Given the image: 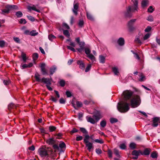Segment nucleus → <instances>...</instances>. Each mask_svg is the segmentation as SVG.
Listing matches in <instances>:
<instances>
[{
  "label": "nucleus",
  "instance_id": "nucleus-54",
  "mask_svg": "<svg viewBox=\"0 0 160 160\" xmlns=\"http://www.w3.org/2000/svg\"><path fill=\"white\" fill-rule=\"evenodd\" d=\"M76 105H77V107H80L82 106V102L79 101H77L76 102Z\"/></svg>",
  "mask_w": 160,
  "mask_h": 160
},
{
  "label": "nucleus",
  "instance_id": "nucleus-29",
  "mask_svg": "<svg viewBox=\"0 0 160 160\" xmlns=\"http://www.w3.org/2000/svg\"><path fill=\"white\" fill-rule=\"evenodd\" d=\"M32 58L33 60H36L38 58V54L36 53H34L32 55Z\"/></svg>",
  "mask_w": 160,
  "mask_h": 160
},
{
  "label": "nucleus",
  "instance_id": "nucleus-58",
  "mask_svg": "<svg viewBox=\"0 0 160 160\" xmlns=\"http://www.w3.org/2000/svg\"><path fill=\"white\" fill-rule=\"evenodd\" d=\"M150 34L148 33H147L143 37V39L144 40H146L148 38L150 37Z\"/></svg>",
  "mask_w": 160,
  "mask_h": 160
},
{
  "label": "nucleus",
  "instance_id": "nucleus-18",
  "mask_svg": "<svg viewBox=\"0 0 160 160\" xmlns=\"http://www.w3.org/2000/svg\"><path fill=\"white\" fill-rule=\"evenodd\" d=\"M140 151H141L140 150L138 151H136V150H134L132 152V155L138 157L139 155V153H140Z\"/></svg>",
  "mask_w": 160,
  "mask_h": 160
},
{
  "label": "nucleus",
  "instance_id": "nucleus-15",
  "mask_svg": "<svg viewBox=\"0 0 160 160\" xmlns=\"http://www.w3.org/2000/svg\"><path fill=\"white\" fill-rule=\"evenodd\" d=\"M87 119L88 122H90L91 123L93 124L95 123V122L93 118L88 116L87 117Z\"/></svg>",
  "mask_w": 160,
  "mask_h": 160
},
{
  "label": "nucleus",
  "instance_id": "nucleus-9",
  "mask_svg": "<svg viewBox=\"0 0 160 160\" xmlns=\"http://www.w3.org/2000/svg\"><path fill=\"white\" fill-rule=\"evenodd\" d=\"M102 117V116L99 111H97L96 114L93 115V118H95L97 121H98Z\"/></svg>",
  "mask_w": 160,
  "mask_h": 160
},
{
  "label": "nucleus",
  "instance_id": "nucleus-27",
  "mask_svg": "<svg viewBox=\"0 0 160 160\" xmlns=\"http://www.w3.org/2000/svg\"><path fill=\"white\" fill-rule=\"evenodd\" d=\"M90 138V136H89L88 134H86L85 135V138L84 139V142L85 143L86 142H88V139Z\"/></svg>",
  "mask_w": 160,
  "mask_h": 160
},
{
  "label": "nucleus",
  "instance_id": "nucleus-39",
  "mask_svg": "<svg viewBox=\"0 0 160 160\" xmlns=\"http://www.w3.org/2000/svg\"><path fill=\"white\" fill-rule=\"evenodd\" d=\"M48 38L49 40L51 41H52L53 39L56 38L55 36L52 34L49 35L48 36Z\"/></svg>",
  "mask_w": 160,
  "mask_h": 160
},
{
  "label": "nucleus",
  "instance_id": "nucleus-31",
  "mask_svg": "<svg viewBox=\"0 0 160 160\" xmlns=\"http://www.w3.org/2000/svg\"><path fill=\"white\" fill-rule=\"evenodd\" d=\"M88 57L93 61H94L95 60V58L93 55L92 54L90 53V54L88 55Z\"/></svg>",
  "mask_w": 160,
  "mask_h": 160
},
{
  "label": "nucleus",
  "instance_id": "nucleus-57",
  "mask_svg": "<svg viewBox=\"0 0 160 160\" xmlns=\"http://www.w3.org/2000/svg\"><path fill=\"white\" fill-rule=\"evenodd\" d=\"M10 82L9 80H4L3 81V83L5 85H8L9 84Z\"/></svg>",
  "mask_w": 160,
  "mask_h": 160
},
{
  "label": "nucleus",
  "instance_id": "nucleus-3",
  "mask_svg": "<svg viewBox=\"0 0 160 160\" xmlns=\"http://www.w3.org/2000/svg\"><path fill=\"white\" fill-rule=\"evenodd\" d=\"M131 105L133 108L137 107L140 103V99L139 96H136L133 97L131 101Z\"/></svg>",
  "mask_w": 160,
  "mask_h": 160
},
{
  "label": "nucleus",
  "instance_id": "nucleus-2",
  "mask_svg": "<svg viewBox=\"0 0 160 160\" xmlns=\"http://www.w3.org/2000/svg\"><path fill=\"white\" fill-rule=\"evenodd\" d=\"M129 104L126 102L122 101L118 102L117 108L118 111L124 113L127 112L129 109Z\"/></svg>",
  "mask_w": 160,
  "mask_h": 160
},
{
  "label": "nucleus",
  "instance_id": "nucleus-64",
  "mask_svg": "<svg viewBox=\"0 0 160 160\" xmlns=\"http://www.w3.org/2000/svg\"><path fill=\"white\" fill-rule=\"evenodd\" d=\"M13 40L14 41L17 42H20V39L19 38H17V37H14L13 38Z\"/></svg>",
  "mask_w": 160,
  "mask_h": 160
},
{
  "label": "nucleus",
  "instance_id": "nucleus-30",
  "mask_svg": "<svg viewBox=\"0 0 160 160\" xmlns=\"http://www.w3.org/2000/svg\"><path fill=\"white\" fill-rule=\"evenodd\" d=\"M151 157L152 158H156L157 157V152H152L151 154Z\"/></svg>",
  "mask_w": 160,
  "mask_h": 160
},
{
  "label": "nucleus",
  "instance_id": "nucleus-33",
  "mask_svg": "<svg viewBox=\"0 0 160 160\" xmlns=\"http://www.w3.org/2000/svg\"><path fill=\"white\" fill-rule=\"evenodd\" d=\"M136 144L134 142H132L130 144L129 147L131 149H134L136 148Z\"/></svg>",
  "mask_w": 160,
  "mask_h": 160
},
{
  "label": "nucleus",
  "instance_id": "nucleus-17",
  "mask_svg": "<svg viewBox=\"0 0 160 160\" xmlns=\"http://www.w3.org/2000/svg\"><path fill=\"white\" fill-rule=\"evenodd\" d=\"M148 0H143L142 2V8L146 7L148 4Z\"/></svg>",
  "mask_w": 160,
  "mask_h": 160
},
{
  "label": "nucleus",
  "instance_id": "nucleus-44",
  "mask_svg": "<svg viewBox=\"0 0 160 160\" xmlns=\"http://www.w3.org/2000/svg\"><path fill=\"white\" fill-rule=\"evenodd\" d=\"M78 44L80 48H83V47L85 45V43L83 42H80Z\"/></svg>",
  "mask_w": 160,
  "mask_h": 160
},
{
  "label": "nucleus",
  "instance_id": "nucleus-38",
  "mask_svg": "<svg viewBox=\"0 0 160 160\" xmlns=\"http://www.w3.org/2000/svg\"><path fill=\"white\" fill-rule=\"evenodd\" d=\"M16 15L18 18L22 17V13L21 11H18L16 12Z\"/></svg>",
  "mask_w": 160,
  "mask_h": 160
},
{
  "label": "nucleus",
  "instance_id": "nucleus-34",
  "mask_svg": "<svg viewBox=\"0 0 160 160\" xmlns=\"http://www.w3.org/2000/svg\"><path fill=\"white\" fill-rule=\"evenodd\" d=\"M85 54H87L88 55H88L90 54L91 52V51L90 49H89V48H85Z\"/></svg>",
  "mask_w": 160,
  "mask_h": 160
},
{
  "label": "nucleus",
  "instance_id": "nucleus-53",
  "mask_svg": "<svg viewBox=\"0 0 160 160\" xmlns=\"http://www.w3.org/2000/svg\"><path fill=\"white\" fill-rule=\"evenodd\" d=\"M63 27L65 29H69V27L68 24L65 23H63Z\"/></svg>",
  "mask_w": 160,
  "mask_h": 160
},
{
  "label": "nucleus",
  "instance_id": "nucleus-26",
  "mask_svg": "<svg viewBox=\"0 0 160 160\" xmlns=\"http://www.w3.org/2000/svg\"><path fill=\"white\" fill-rule=\"evenodd\" d=\"M80 130L82 133L85 134H88V131L85 128H80Z\"/></svg>",
  "mask_w": 160,
  "mask_h": 160
},
{
  "label": "nucleus",
  "instance_id": "nucleus-20",
  "mask_svg": "<svg viewBox=\"0 0 160 160\" xmlns=\"http://www.w3.org/2000/svg\"><path fill=\"white\" fill-rule=\"evenodd\" d=\"M112 72L115 75H118L119 73L118 70V68L116 67H113L112 68Z\"/></svg>",
  "mask_w": 160,
  "mask_h": 160
},
{
  "label": "nucleus",
  "instance_id": "nucleus-63",
  "mask_svg": "<svg viewBox=\"0 0 160 160\" xmlns=\"http://www.w3.org/2000/svg\"><path fill=\"white\" fill-rule=\"evenodd\" d=\"M19 23H20L25 24L27 23V21L25 19H21L19 21Z\"/></svg>",
  "mask_w": 160,
  "mask_h": 160
},
{
  "label": "nucleus",
  "instance_id": "nucleus-21",
  "mask_svg": "<svg viewBox=\"0 0 160 160\" xmlns=\"http://www.w3.org/2000/svg\"><path fill=\"white\" fill-rule=\"evenodd\" d=\"M56 68L55 66H53L52 68H51L50 70V72L51 75H52L55 71Z\"/></svg>",
  "mask_w": 160,
  "mask_h": 160
},
{
  "label": "nucleus",
  "instance_id": "nucleus-47",
  "mask_svg": "<svg viewBox=\"0 0 160 160\" xmlns=\"http://www.w3.org/2000/svg\"><path fill=\"white\" fill-rule=\"evenodd\" d=\"M41 71L43 75H45L48 74V73L47 72L45 68L41 69Z\"/></svg>",
  "mask_w": 160,
  "mask_h": 160
},
{
  "label": "nucleus",
  "instance_id": "nucleus-41",
  "mask_svg": "<svg viewBox=\"0 0 160 160\" xmlns=\"http://www.w3.org/2000/svg\"><path fill=\"white\" fill-rule=\"evenodd\" d=\"M91 66H92L91 64H88V66L85 69V72H87L89 71L91 69Z\"/></svg>",
  "mask_w": 160,
  "mask_h": 160
},
{
  "label": "nucleus",
  "instance_id": "nucleus-35",
  "mask_svg": "<svg viewBox=\"0 0 160 160\" xmlns=\"http://www.w3.org/2000/svg\"><path fill=\"white\" fill-rule=\"evenodd\" d=\"M87 16L88 19L91 20H93V19L92 15L88 13V12H87Z\"/></svg>",
  "mask_w": 160,
  "mask_h": 160
},
{
  "label": "nucleus",
  "instance_id": "nucleus-56",
  "mask_svg": "<svg viewBox=\"0 0 160 160\" xmlns=\"http://www.w3.org/2000/svg\"><path fill=\"white\" fill-rule=\"evenodd\" d=\"M66 94L68 97H70L72 96V94L70 91H67L66 92Z\"/></svg>",
  "mask_w": 160,
  "mask_h": 160
},
{
  "label": "nucleus",
  "instance_id": "nucleus-7",
  "mask_svg": "<svg viewBox=\"0 0 160 160\" xmlns=\"http://www.w3.org/2000/svg\"><path fill=\"white\" fill-rule=\"evenodd\" d=\"M79 4L77 2L75 3H74L73 8L72 9V11L74 14L76 15H77L78 14V10L79 8Z\"/></svg>",
  "mask_w": 160,
  "mask_h": 160
},
{
  "label": "nucleus",
  "instance_id": "nucleus-14",
  "mask_svg": "<svg viewBox=\"0 0 160 160\" xmlns=\"http://www.w3.org/2000/svg\"><path fill=\"white\" fill-rule=\"evenodd\" d=\"M77 64L79 65V67L81 69H83L85 67L84 63L82 61L79 60L77 61Z\"/></svg>",
  "mask_w": 160,
  "mask_h": 160
},
{
  "label": "nucleus",
  "instance_id": "nucleus-4",
  "mask_svg": "<svg viewBox=\"0 0 160 160\" xmlns=\"http://www.w3.org/2000/svg\"><path fill=\"white\" fill-rule=\"evenodd\" d=\"M38 153L42 157H48L49 156L48 152L46 147L42 146L38 149Z\"/></svg>",
  "mask_w": 160,
  "mask_h": 160
},
{
  "label": "nucleus",
  "instance_id": "nucleus-45",
  "mask_svg": "<svg viewBox=\"0 0 160 160\" xmlns=\"http://www.w3.org/2000/svg\"><path fill=\"white\" fill-rule=\"evenodd\" d=\"M118 121L117 119L112 118L110 119V122L112 123L117 122Z\"/></svg>",
  "mask_w": 160,
  "mask_h": 160
},
{
  "label": "nucleus",
  "instance_id": "nucleus-24",
  "mask_svg": "<svg viewBox=\"0 0 160 160\" xmlns=\"http://www.w3.org/2000/svg\"><path fill=\"white\" fill-rule=\"evenodd\" d=\"M63 33L64 35L67 37V38H69L70 34L68 30H63Z\"/></svg>",
  "mask_w": 160,
  "mask_h": 160
},
{
  "label": "nucleus",
  "instance_id": "nucleus-59",
  "mask_svg": "<svg viewBox=\"0 0 160 160\" xmlns=\"http://www.w3.org/2000/svg\"><path fill=\"white\" fill-rule=\"evenodd\" d=\"M27 17L28 19L31 21H33L35 20L34 18L30 16H27Z\"/></svg>",
  "mask_w": 160,
  "mask_h": 160
},
{
  "label": "nucleus",
  "instance_id": "nucleus-32",
  "mask_svg": "<svg viewBox=\"0 0 160 160\" xmlns=\"http://www.w3.org/2000/svg\"><path fill=\"white\" fill-rule=\"evenodd\" d=\"M15 107V106L13 103H11L9 104L8 105V109L9 110H11V109L12 108H13L14 107Z\"/></svg>",
  "mask_w": 160,
  "mask_h": 160
},
{
  "label": "nucleus",
  "instance_id": "nucleus-62",
  "mask_svg": "<svg viewBox=\"0 0 160 160\" xmlns=\"http://www.w3.org/2000/svg\"><path fill=\"white\" fill-rule=\"evenodd\" d=\"M147 20L149 21H153V18L151 16H149L148 17Z\"/></svg>",
  "mask_w": 160,
  "mask_h": 160
},
{
  "label": "nucleus",
  "instance_id": "nucleus-51",
  "mask_svg": "<svg viewBox=\"0 0 160 160\" xmlns=\"http://www.w3.org/2000/svg\"><path fill=\"white\" fill-rule=\"evenodd\" d=\"M114 154L117 156H119V152L118 149H114Z\"/></svg>",
  "mask_w": 160,
  "mask_h": 160
},
{
  "label": "nucleus",
  "instance_id": "nucleus-11",
  "mask_svg": "<svg viewBox=\"0 0 160 160\" xmlns=\"http://www.w3.org/2000/svg\"><path fill=\"white\" fill-rule=\"evenodd\" d=\"M42 82H43L44 83L46 84V85L51 84V81L49 78H42Z\"/></svg>",
  "mask_w": 160,
  "mask_h": 160
},
{
  "label": "nucleus",
  "instance_id": "nucleus-37",
  "mask_svg": "<svg viewBox=\"0 0 160 160\" xmlns=\"http://www.w3.org/2000/svg\"><path fill=\"white\" fill-rule=\"evenodd\" d=\"M129 32H132L135 29V27L133 26H128Z\"/></svg>",
  "mask_w": 160,
  "mask_h": 160
},
{
  "label": "nucleus",
  "instance_id": "nucleus-43",
  "mask_svg": "<svg viewBox=\"0 0 160 160\" xmlns=\"http://www.w3.org/2000/svg\"><path fill=\"white\" fill-rule=\"evenodd\" d=\"M65 147V144L63 142L60 143L59 145V148H60L61 149L64 148Z\"/></svg>",
  "mask_w": 160,
  "mask_h": 160
},
{
  "label": "nucleus",
  "instance_id": "nucleus-40",
  "mask_svg": "<svg viewBox=\"0 0 160 160\" xmlns=\"http://www.w3.org/2000/svg\"><path fill=\"white\" fill-rule=\"evenodd\" d=\"M56 127L51 126H50L49 128V130L50 132H52L54 131L56 129Z\"/></svg>",
  "mask_w": 160,
  "mask_h": 160
},
{
  "label": "nucleus",
  "instance_id": "nucleus-16",
  "mask_svg": "<svg viewBox=\"0 0 160 160\" xmlns=\"http://www.w3.org/2000/svg\"><path fill=\"white\" fill-rule=\"evenodd\" d=\"M40 75L38 73L36 72L35 75V78L37 81L42 82V79H40Z\"/></svg>",
  "mask_w": 160,
  "mask_h": 160
},
{
  "label": "nucleus",
  "instance_id": "nucleus-25",
  "mask_svg": "<svg viewBox=\"0 0 160 160\" xmlns=\"http://www.w3.org/2000/svg\"><path fill=\"white\" fill-rule=\"evenodd\" d=\"M99 60L100 63H103L105 62V57L102 56L99 57Z\"/></svg>",
  "mask_w": 160,
  "mask_h": 160
},
{
  "label": "nucleus",
  "instance_id": "nucleus-46",
  "mask_svg": "<svg viewBox=\"0 0 160 160\" xmlns=\"http://www.w3.org/2000/svg\"><path fill=\"white\" fill-rule=\"evenodd\" d=\"M59 84L61 87H63L65 85V82L63 80H61L59 82Z\"/></svg>",
  "mask_w": 160,
  "mask_h": 160
},
{
  "label": "nucleus",
  "instance_id": "nucleus-1",
  "mask_svg": "<svg viewBox=\"0 0 160 160\" xmlns=\"http://www.w3.org/2000/svg\"><path fill=\"white\" fill-rule=\"evenodd\" d=\"M133 5L132 6H129L127 8L126 12L125 13V16L127 17H131L132 16V13L137 11L138 1L137 0H134L133 1Z\"/></svg>",
  "mask_w": 160,
  "mask_h": 160
},
{
  "label": "nucleus",
  "instance_id": "nucleus-23",
  "mask_svg": "<svg viewBox=\"0 0 160 160\" xmlns=\"http://www.w3.org/2000/svg\"><path fill=\"white\" fill-rule=\"evenodd\" d=\"M46 142L49 144H53L55 142V141L52 138H49L47 140Z\"/></svg>",
  "mask_w": 160,
  "mask_h": 160
},
{
  "label": "nucleus",
  "instance_id": "nucleus-13",
  "mask_svg": "<svg viewBox=\"0 0 160 160\" xmlns=\"http://www.w3.org/2000/svg\"><path fill=\"white\" fill-rule=\"evenodd\" d=\"M28 9L31 11V10H33L35 11H36V12H40V11L39 9H37L36 8V7L34 5H33L32 6H29L28 8Z\"/></svg>",
  "mask_w": 160,
  "mask_h": 160
},
{
  "label": "nucleus",
  "instance_id": "nucleus-10",
  "mask_svg": "<svg viewBox=\"0 0 160 160\" xmlns=\"http://www.w3.org/2000/svg\"><path fill=\"white\" fill-rule=\"evenodd\" d=\"M151 151V149L149 148H146L144 150L143 152L141 151H140V154L142 155H148L150 154Z\"/></svg>",
  "mask_w": 160,
  "mask_h": 160
},
{
  "label": "nucleus",
  "instance_id": "nucleus-8",
  "mask_svg": "<svg viewBox=\"0 0 160 160\" xmlns=\"http://www.w3.org/2000/svg\"><path fill=\"white\" fill-rule=\"evenodd\" d=\"M86 146L87 148V149L89 152H91L92 149L93 148V143L92 142H88L85 143Z\"/></svg>",
  "mask_w": 160,
  "mask_h": 160
},
{
  "label": "nucleus",
  "instance_id": "nucleus-52",
  "mask_svg": "<svg viewBox=\"0 0 160 160\" xmlns=\"http://www.w3.org/2000/svg\"><path fill=\"white\" fill-rule=\"evenodd\" d=\"M154 11V9L152 6H150L148 9V12L150 13H152Z\"/></svg>",
  "mask_w": 160,
  "mask_h": 160
},
{
  "label": "nucleus",
  "instance_id": "nucleus-60",
  "mask_svg": "<svg viewBox=\"0 0 160 160\" xmlns=\"http://www.w3.org/2000/svg\"><path fill=\"white\" fill-rule=\"evenodd\" d=\"M78 130L75 128H73L72 130L71 131V133L72 134L74 133L77 132H78Z\"/></svg>",
  "mask_w": 160,
  "mask_h": 160
},
{
  "label": "nucleus",
  "instance_id": "nucleus-28",
  "mask_svg": "<svg viewBox=\"0 0 160 160\" xmlns=\"http://www.w3.org/2000/svg\"><path fill=\"white\" fill-rule=\"evenodd\" d=\"M101 126L102 128H104L106 125V122L105 120H103L101 121L100 123Z\"/></svg>",
  "mask_w": 160,
  "mask_h": 160
},
{
  "label": "nucleus",
  "instance_id": "nucleus-49",
  "mask_svg": "<svg viewBox=\"0 0 160 160\" xmlns=\"http://www.w3.org/2000/svg\"><path fill=\"white\" fill-rule=\"evenodd\" d=\"M108 154L109 158H112V152L110 150H108Z\"/></svg>",
  "mask_w": 160,
  "mask_h": 160
},
{
  "label": "nucleus",
  "instance_id": "nucleus-50",
  "mask_svg": "<svg viewBox=\"0 0 160 160\" xmlns=\"http://www.w3.org/2000/svg\"><path fill=\"white\" fill-rule=\"evenodd\" d=\"M67 47L69 50H71L72 51L74 52L76 51L74 48L70 46H67Z\"/></svg>",
  "mask_w": 160,
  "mask_h": 160
},
{
  "label": "nucleus",
  "instance_id": "nucleus-22",
  "mask_svg": "<svg viewBox=\"0 0 160 160\" xmlns=\"http://www.w3.org/2000/svg\"><path fill=\"white\" fill-rule=\"evenodd\" d=\"M38 32H37L35 30H32L30 33V35L32 36H35L38 35Z\"/></svg>",
  "mask_w": 160,
  "mask_h": 160
},
{
  "label": "nucleus",
  "instance_id": "nucleus-6",
  "mask_svg": "<svg viewBox=\"0 0 160 160\" xmlns=\"http://www.w3.org/2000/svg\"><path fill=\"white\" fill-rule=\"evenodd\" d=\"M16 5H7L6 7V8L2 10V12L1 14H4L5 13H8L10 10V9L11 8H16Z\"/></svg>",
  "mask_w": 160,
  "mask_h": 160
},
{
  "label": "nucleus",
  "instance_id": "nucleus-36",
  "mask_svg": "<svg viewBox=\"0 0 160 160\" xmlns=\"http://www.w3.org/2000/svg\"><path fill=\"white\" fill-rule=\"evenodd\" d=\"M95 142L98 143L100 144L103 143H104L103 140L102 139H96L94 140Z\"/></svg>",
  "mask_w": 160,
  "mask_h": 160
},
{
  "label": "nucleus",
  "instance_id": "nucleus-19",
  "mask_svg": "<svg viewBox=\"0 0 160 160\" xmlns=\"http://www.w3.org/2000/svg\"><path fill=\"white\" fill-rule=\"evenodd\" d=\"M136 19H132L129 21L128 24V26H133V24L136 21Z\"/></svg>",
  "mask_w": 160,
  "mask_h": 160
},
{
  "label": "nucleus",
  "instance_id": "nucleus-12",
  "mask_svg": "<svg viewBox=\"0 0 160 160\" xmlns=\"http://www.w3.org/2000/svg\"><path fill=\"white\" fill-rule=\"evenodd\" d=\"M124 40L123 38H119L118 41V44L120 46H123L124 44Z\"/></svg>",
  "mask_w": 160,
  "mask_h": 160
},
{
  "label": "nucleus",
  "instance_id": "nucleus-61",
  "mask_svg": "<svg viewBox=\"0 0 160 160\" xmlns=\"http://www.w3.org/2000/svg\"><path fill=\"white\" fill-rule=\"evenodd\" d=\"M96 152L97 154H99L101 153L102 152L101 149L98 148L96 149Z\"/></svg>",
  "mask_w": 160,
  "mask_h": 160
},
{
  "label": "nucleus",
  "instance_id": "nucleus-55",
  "mask_svg": "<svg viewBox=\"0 0 160 160\" xmlns=\"http://www.w3.org/2000/svg\"><path fill=\"white\" fill-rule=\"evenodd\" d=\"M120 147L121 149H124L126 148V147L125 144L122 143L120 145Z\"/></svg>",
  "mask_w": 160,
  "mask_h": 160
},
{
  "label": "nucleus",
  "instance_id": "nucleus-5",
  "mask_svg": "<svg viewBox=\"0 0 160 160\" xmlns=\"http://www.w3.org/2000/svg\"><path fill=\"white\" fill-rule=\"evenodd\" d=\"M133 92L131 90H126L123 92L122 95L125 100L130 99L132 96Z\"/></svg>",
  "mask_w": 160,
  "mask_h": 160
},
{
  "label": "nucleus",
  "instance_id": "nucleus-48",
  "mask_svg": "<svg viewBox=\"0 0 160 160\" xmlns=\"http://www.w3.org/2000/svg\"><path fill=\"white\" fill-rule=\"evenodd\" d=\"M22 58L24 62H25L27 60L26 54L22 53Z\"/></svg>",
  "mask_w": 160,
  "mask_h": 160
},
{
  "label": "nucleus",
  "instance_id": "nucleus-42",
  "mask_svg": "<svg viewBox=\"0 0 160 160\" xmlns=\"http://www.w3.org/2000/svg\"><path fill=\"white\" fill-rule=\"evenodd\" d=\"M84 24V21L83 20H80L78 23L79 27H82Z\"/></svg>",
  "mask_w": 160,
  "mask_h": 160
}]
</instances>
